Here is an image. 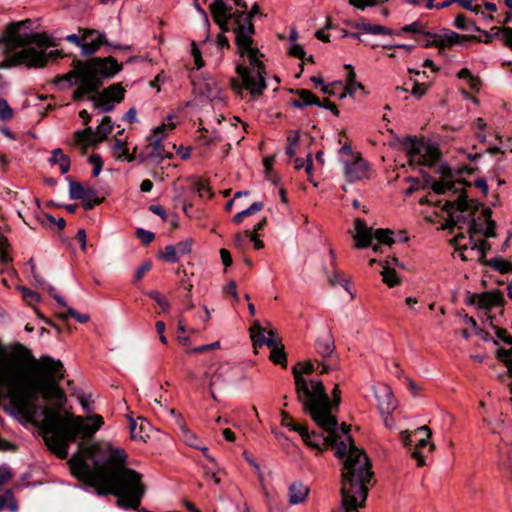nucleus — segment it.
Listing matches in <instances>:
<instances>
[{
    "label": "nucleus",
    "instance_id": "nucleus-43",
    "mask_svg": "<svg viewBox=\"0 0 512 512\" xmlns=\"http://www.w3.org/2000/svg\"><path fill=\"white\" fill-rule=\"evenodd\" d=\"M232 367L229 364L220 365L213 373L210 380V387L217 385L221 382H225V376L232 371Z\"/></svg>",
    "mask_w": 512,
    "mask_h": 512
},
{
    "label": "nucleus",
    "instance_id": "nucleus-42",
    "mask_svg": "<svg viewBox=\"0 0 512 512\" xmlns=\"http://www.w3.org/2000/svg\"><path fill=\"white\" fill-rule=\"evenodd\" d=\"M426 31L423 29V25L420 21H414L408 25L402 26L400 29L396 30L395 35L401 36L405 33H411L413 36H421Z\"/></svg>",
    "mask_w": 512,
    "mask_h": 512
},
{
    "label": "nucleus",
    "instance_id": "nucleus-21",
    "mask_svg": "<svg viewBox=\"0 0 512 512\" xmlns=\"http://www.w3.org/2000/svg\"><path fill=\"white\" fill-rule=\"evenodd\" d=\"M471 183L466 180H438L433 181L431 184L432 191L437 195H442L446 191H452L453 193L461 194L462 190H465V187H470Z\"/></svg>",
    "mask_w": 512,
    "mask_h": 512
},
{
    "label": "nucleus",
    "instance_id": "nucleus-37",
    "mask_svg": "<svg viewBox=\"0 0 512 512\" xmlns=\"http://www.w3.org/2000/svg\"><path fill=\"white\" fill-rule=\"evenodd\" d=\"M381 275L383 282L387 284L389 287H395L399 285L401 282L395 269L393 267H390L389 265H383Z\"/></svg>",
    "mask_w": 512,
    "mask_h": 512
},
{
    "label": "nucleus",
    "instance_id": "nucleus-40",
    "mask_svg": "<svg viewBox=\"0 0 512 512\" xmlns=\"http://www.w3.org/2000/svg\"><path fill=\"white\" fill-rule=\"evenodd\" d=\"M394 232L391 229L379 228L373 233V238L377 240L379 244L391 246L395 243L393 238Z\"/></svg>",
    "mask_w": 512,
    "mask_h": 512
},
{
    "label": "nucleus",
    "instance_id": "nucleus-33",
    "mask_svg": "<svg viewBox=\"0 0 512 512\" xmlns=\"http://www.w3.org/2000/svg\"><path fill=\"white\" fill-rule=\"evenodd\" d=\"M112 129L113 123L111 117L104 116L101 120V123L96 128L95 135L97 136V139H94V142L104 141L108 134L111 133Z\"/></svg>",
    "mask_w": 512,
    "mask_h": 512
},
{
    "label": "nucleus",
    "instance_id": "nucleus-52",
    "mask_svg": "<svg viewBox=\"0 0 512 512\" xmlns=\"http://www.w3.org/2000/svg\"><path fill=\"white\" fill-rule=\"evenodd\" d=\"M156 406H158L160 412L162 413H168L170 414L171 416H174L175 417V420H176V424L182 428L185 426L184 424V419L182 417V415L180 413H177L174 409L172 408H167V407H164L161 402L157 399L154 400Z\"/></svg>",
    "mask_w": 512,
    "mask_h": 512
},
{
    "label": "nucleus",
    "instance_id": "nucleus-8",
    "mask_svg": "<svg viewBox=\"0 0 512 512\" xmlns=\"http://www.w3.org/2000/svg\"><path fill=\"white\" fill-rule=\"evenodd\" d=\"M58 57H62L61 50H53L46 53L35 48H25L1 62L0 68H10L19 65H25L28 68H41L47 64L49 59H56Z\"/></svg>",
    "mask_w": 512,
    "mask_h": 512
},
{
    "label": "nucleus",
    "instance_id": "nucleus-45",
    "mask_svg": "<svg viewBox=\"0 0 512 512\" xmlns=\"http://www.w3.org/2000/svg\"><path fill=\"white\" fill-rule=\"evenodd\" d=\"M423 434L424 437L420 439H415V448L417 450H420V448L425 447L428 444V439L432 436V431L427 425H423L419 428H417L414 431V435Z\"/></svg>",
    "mask_w": 512,
    "mask_h": 512
},
{
    "label": "nucleus",
    "instance_id": "nucleus-4",
    "mask_svg": "<svg viewBox=\"0 0 512 512\" xmlns=\"http://www.w3.org/2000/svg\"><path fill=\"white\" fill-rule=\"evenodd\" d=\"M240 34H236L235 45L237 53L240 57L247 56L250 67L244 65L236 66V73L241 78L242 84L240 85L236 79L231 80V87L237 94L242 93V89H246L252 96H260L266 89V69L265 64L259 59L260 50L253 47V34H244L246 40L239 41Z\"/></svg>",
    "mask_w": 512,
    "mask_h": 512
},
{
    "label": "nucleus",
    "instance_id": "nucleus-23",
    "mask_svg": "<svg viewBox=\"0 0 512 512\" xmlns=\"http://www.w3.org/2000/svg\"><path fill=\"white\" fill-rule=\"evenodd\" d=\"M376 398L378 401L380 413L382 415H390L391 412L395 409V399L393 397L390 387H383L381 392L376 393Z\"/></svg>",
    "mask_w": 512,
    "mask_h": 512
},
{
    "label": "nucleus",
    "instance_id": "nucleus-46",
    "mask_svg": "<svg viewBox=\"0 0 512 512\" xmlns=\"http://www.w3.org/2000/svg\"><path fill=\"white\" fill-rule=\"evenodd\" d=\"M477 234H473V241H470V238L468 239V243L471 246L472 250H477L479 253H487L491 250L492 246L491 243L488 242V238L484 237L485 239H475V236Z\"/></svg>",
    "mask_w": 512,
    "mask_h": 512
},
{
    "label": "nucleus",
    "instance_id": "nucleus-59",
    "mask_svg": "<svg viewBox=\"0 0 512 512\" xmlns=\"http://www.w3.org/2000/svg\"><path fill=\"white\" fill-rule=\"evenodd\" d=\"M136 236L144 246L149 245L155 238V234L153 232L143 228H138L136 230Z\"/></svg>",
    "mask_w": 512,
    "mask_h": 512
},
{
    "label": "nucleus",
    "instance_id": "nucleus-27",
    "mask_svg": "<svg viewBox=\"0 0 512 512\" xmlns=\"http://www.w3.org/2000/svg\"><path fill=\"white\" fill-rule=\"evenodd\" d=\"M344 68L346 70H348V74H347L346 85L345 86L343 85V87H344L343 91L339 95L340 100L345 99L347 97V95H349L350 97H353L352 86H357V88H359L360 90L365 91L364 85L362 83L356 81V73L354 71L353 66L351 64H346L344 66Z\"/></svg>",
    "mask_w": 512,
    "mask_h": 512
},
{
    "label": "nucleus",
    "instance_id": "nucleus-41",
    "mask_svg": "<svg viewBox=\"0 0 512 512\" xmlns=\"http://www.w3.org/2000/svg\"><path fill=\"white\" fill-rule=\"evenodd\" d=\"M489 267L500 272L501 274L512 273V262L502 257H494L489 260Z\"/></svg>",
    "mask_w": 512,
    "mask_h": 512
},
{
    "label": "nucleus",
    "instance_id": "nucleus-35",
    "mask_svg": "<svg viewBox=\"0 0 512 512\" xmlns=\"http://www.w3.org/2000/svg\"><path fill=\"white\" fill-rule=\"evenodd\" d=\"M263 207H264V203L263 202H261V201L254 202L247 209H245V210H243L241 212L236 213L233 216L232 221L235 224L239 225V224L242 223L244 217L253 215V214L261 211L263 209Z\"/></svg>",
    "mask_w": 512,
    "mask_h": 512
},
{
    "label": "nucleus",
    "instance_id": "nucleus-5",
    "mask_svg": "<svg viewBox=\"0 0 512 512\" xmlns=\"http://www.w3.org/2000/svg\"><path fill=\"white\" fill-rule=\"evenodd\" d=\"M292 373L295 379V392L297 400L302 404L304 413L308 414L313 421L320 420L326 416L329 408V395L321 380L312 379L308 382L301 375L297 366H293Z\"/></svg>",
    "mask_w": 512,
    "mask_h": 512
},
{
    "label": "nucleus",
    "instance_id": "nucleus-10",
    "mask_svg": "<svg viewBox=\"0 0 512 512\" xmlns=\"http://www.w3.org/2000/svg\"><path fill=\"white\" fill-rule=\"evenodd\" d=\"M125 88L121 83H114L103 89L101 92L88 94V100L94 103L95 108L101 112L107 113L115 108V105L121 103L125 97Z\"/></svg>",
    "mask_w": 512,
    "mask_h": 512
},
{
    "label": "nucleus",
    "instance_id": "nucleus-36",
    "mask_svg": "<svg viewBox=\"0 0 512 512\" xmlns=\"http://www.w3.org/2000/svg\"><path fill=\"white\" fill-rule=\"evenodd\" d=\"M438 36L437 33L426 31L421 36H413L414 40L424 48L436 47L438 48Z\"/></svg>",
    "mask_w": 512,
    "mask_h": 512
},
{
    "label": "nucleus",
    "instance_id": "nucleus-24",
    "mask_svg": "<svg viewBox=\"0 0 512 512\" xmlns=\"http://www.w3.org/2000/svg\"><path fill=\"white\" fill-rule=\"evenodd\" d=\"M316 352L323 358L326 359L331 357L336 349L334 338L331 333L319 337L315 343Z\"/></svg>",
    "mask_w": 512,
    "mask_h": 512
},
{
    "label": "nucleus",
    "instance_id": "nucleus-53",
    "mask_svg": "<svg viewBox=\"0 0 512 512\" xmlns=\"http://www.w3.org/2000/svg\"><path fill=\"white\" fill-rule=\"evenodd\" d=\"M17 289L21 292L23 299L29 303H37L40 301V295L37 292L32 291L26 286H18Z\"/></svg>",
    "mask_w": 512,
    "mask_h": 512
},
{
    "label": "nucleus",
    "instance_id": "nucleus-3",
    "mask_svg": "<svg viewBox=\"0 0 512 512\" xmlns=\"http://www.w3.org/2000/svg\"><path fill=\"white\" fill-rule=\"evenodd\" d=\"M442 210L447 213L443 228L452 229L458 226L459 229L467 227L470 241H473V234H480L486 238H494L496 233V222L492 219L493 211L477 200H468L466 190L455 201H446Z\"/></svg>",
    "mask_w": 512,
    "mask_h": 512
},
{
    "label": "nucleus",
    "instance_id": "nucleus-26",
    "mask_svg": "<svg viewBox=\"0 0 512 512\" xmlns=\"http://www.w3.org/2000/svg\"><path fill=\"white\" fill-rule=\"evenodd\" d=\"M296 94L298 96L297 99H293L291 101V105L295 108L302 109L306 106L310 105H320V99L313 94L310 90L307 89H298L296 90Z\"/></svg>",
    "mask_w": 512,
    "mask_h": 512
},
{
    "label": "nucleus",
    "instance_id": "nucleus-11",
    "mask_svg": "<svg viewBox=\"0 0 512 512\" xmlns=\"http://www.w3.org/2000/svg\"><path fill=\"white\" fill-rule=\"evenodd\" d=\"M83 60L74 59L72 62L73 69L63 75H58L54 82L56 84L67 81L69 86L77 85V88L72 93V100L74 102L82 101L86 95L90 94L89 91L84 90L85 76H84V67Z\"/></svg>",
    "mask_w": 512,
    "mask_h": 512
},
{
    "label": "nucleus",
    "instance_id": "nucleus-61",
    "mask_svg": "<svg viewBox=\"0 0 512 512\" xmlns=\"http://www.w3.org/2000/svg\"><path fill=\"white\" fill-rule=\"evenodd\" d=\"M473 21H468L466 16L462 13L458 14L456 17H455V20H454V26L457 28V29H460V30H470L472 29V23Z\"/></svg>",
    "mask_w": 512,
    "mask_h": 512
},
{
    "label": "nucleus",
    "instance_id": "nucleus-32",
    "mask_svg": "<svg viewBox=\"0 0 512 512\" xmlns=\"http://www.w3.org/2000/svg\"><path fill=\"white\" fill-rule=\"evenodd\" d=\"M267 335L268 336L265 337V334H261V337L254 338V346L262 347L263 345H266L268 348H272L282 344L276 330H269Z\"/></svg>",
    "mask_w": 512,
    "mask_h": 512
},
{
    "label": "nucleus",
    "instance_id": "nucleus-57",
    "mask_svg": "<svg viewBox=\"0 0 512 512\" xmlns=\"http://www.w3.org/2000/svg\"><path fill=\"white\" fill-rule=\"evenodd\" d=\"M192 245H193V239L192 238H186L183 241L178 242L176 245V252L179 255H186L189 254L192 251Z\"/></svg>",
    "mask_w": 512,
    "mask_h": 512
},
{
    "label": "nucleus",
    "instance_id": "nucleus-28",
    "mask_svg": "<svg viewBox=\"0 0 512 512\" xmlns=\"http://www.w3.org/2000/svg\"><path fill=\"white\" fill-rule=\"evenodd\" d=\"M81 200V206L85 211L92 210L95 206L100 205L105 200L104 197H100L98 192L93 187H86Z\"/></svg>",
    "mask_w": 512,
    "mask_h": 512
},
{
    "label": "nucleus",
    "instance_id": "nucleus-56",
    "mask_svg": "<svg viewBox=\"0 0 512 512\" xmlns=\"http://www.w3.org/2000/svg\"><path fill=\"white\" fill-rule=\"evenodd\" d=\"M161 257L164 261L168 263H176L179 260L178 254L176 252V247L174 245H167Z\"/></svg>",
    "mask_w": 512,
    "mask_h": 512
},
{
    "label": "nucleus",
    "instance_id": "nucleus-2",
    "mask_svg": "<svg viewBox=\"0 0 512 512\" xmlns=\"http://www.w3.org/2000/svg\"><path fill=\"white\" fill-rule=\"evenodd\" d=\"M350 445L344 441H337L335 456L345 458L341 474V507L334 512H358L365 505L368 497V486L373 472L372 464L364 452L354 445L351 435L347 436Z\"/></svg>",
    "mask_w": 512,
    "mask_h": 512
},
{
    "label": "nucleus",
    "instance_id": "nucleus-6",
    "mask_svg": "<svg viewBox=\"0 0 512 512\" xmlns=\"http://www.w3.org/2000/svg\"><path fill=\"white\" fill-rule=\"evenodd\" d=\"M84 67V90L90 94L97 93L103 85L104 80L111 79L123 69V64L119 63L116 58L108 57H92L83 61Z\"/></svg>",
    "mask_w": 512,
    "mask_h": 512
},
{
    "label": "nucleus",
    "instance_id": "nucleus-48",
    "mask_svg": "<svg viewBox=\"0 0 512 512\" xmlns=\"http://www.w3.org/2000/svg\"><path fill=\"white\" fill-rule=\"evenodd\" d=\"M148 297L153 299L162 309L163 312H168L171 305L170 302L158 291L152 290L146 293Z\"/></svg>",
    "mask_w": 512,
    "mask_h": 512
},
{
    "label": "nucleus",
    "instance_id": "nucleus-47",
    "mask_svg": "<svg viewBox=\"0 0 512 512\" xmlns=\"http://www.w3.org/2000/svg\"><path fill=\"white\" fill-rule=\"evenodd\" d=\"M59 317L63 320H66L68 317H72L82 324L87 323L90 320V316L88 314L79 313L72 307H67L66 313L60 314Z\"/></svg>",
    "mask_w": 512,
    "mask_h": 512
},
{
    "label": "nucleus",
    "instance_id": "nucleus-20",
    "mask_svg": "<svg viewBox=\"0 0 512 512\" xmlns=\"http://www.w3.org/2000/svg\"><path fill=\"white\" fill-rule=\"evenodd\" d=\"M368 174V164L361 157L345 165V177L348 182L363 180Z\"/></svg>",
    "mask_w": 512,
    "mask_h": 512
},
{
    "label": "nucleus",
    "instance_id": "nucleus-15",
    "mask_svg": "<svg viewBox=\"0 0 512 512\" xmlns=\"http://www.w3.org/2000/svg\"><path fill=\"white\" fill-rule=\"evenodd\" d=\"M166 126L162 124L153 130V134L151 135V151L147 155L148 159L156 160L158 163H161L164 158H172V153H166L164 146L162 144V140L166 136L165 134Z\"/></svg>",
    "mask_w": 512,
    "mask_h": 512
},
{
    "label": "nucleus",
    "instance_id": "nucleus-22",
    "mask_svg": "<svg viewBox=\"0 0 512 512\" xmlns=\"http://www.w3.org/2000/svg\"><path fill=\"white\" fill-rule=\"evenodd\" d=\"M356 234L354 236L355 247L358 249H364L371 246L373 239V233L371 229L367 227L364 220L356 218L354 221Z\"/></svg>",
    "mask_w": 512,
    "mask_h": 512
},
{
    "label": "nucleus",
    "instance_id": "nucleus-51",
    "mask_svg": "<svg viewBox=\"0 0 512 512\" xmlns=\"http://www.w3.org/2000/svg\"><path fill=\"white\" fill-rule=\"evenodd\" d=\"M343 88V83L341 81H335L331 84L323 85L321 91L329 96H336L339 98V95L342 93Z\"/></svg>",
    "mask_w": 512,
    "mask_h": 512
},
{
    "label": "nucleus",
    "instance_id": "nucleus-62",
    "mask_svg": "<svg viewBox=\"0 0 512 512\" xmlns=\"http://www.w3.org/2000/svg\"><path fill=\"white\" fill-rule=\"evenodd\" d=\"M349 5L359 10H365L367 7L378 5L376 0H348Z\"/></svg>",
    "mask_w": 512,
    "mask_h": 512
},
{
    "label": "nucleus",
    "instance_id": "nucleus-13",
    "mask_svg": "<svg viewBox=\"0 0 512 512\" xmlns=\"http://www.w3.org/2000/svg\"><path fill=\"white\" fill-rule=\"evenodd\" d=\"M465 303L467 305L477 306L479 309L490 310L493 307L503 306L505 303L504 295L500 290L486 291L482 293H465Z\"/></svg>",
    "mask_w": 512,
    "mask_h": 512
},
{
    "label": "nucleus",
    "instance_id": "nucleus-14",
    "mask_svg": "<svg viewBox=\"0 0 512 512\" xmlns=\"http://www.w3.org/2000/svg\"><path fill=\"white\" fill-rule=\"evenodd\" d=\"M26 23H30V20L12 22L6 26L5 29V41L8 46L12 48H31L33 32H20V28Z\"/></svg>",
    "mask_w": 512,
    "mask_h": 512
},
{
    "label": "nucleus",
    "instance_id": "nucleus-34",
    "mask_svg": "<svg viewBox=\"0 0 512 512\" xmlns=\"http://www.w3.org/2000/svg\"><path fill=\"white\" fill-rule=\"evenodd\" d=\"M269 359L276 365H280L283 368L287 367V354L284 350V345L280 344L278 346L270 348Z\"/></svg>",
    "mask_w": 512,
    "mask_h": 512
},
{
    "label": "nucleus",
    "instance_id": "nucleus-25",
    "mask_svg": "<svg viewBox=\"0 0 512 512\" xmlns=\"http://www.w3.org/2000/svg\"><path fill=\"white\" fill-rule=\"evenodd\" d=\"M352 27L373 35H395L396 32V30L390 29L386 26L368 23L364 18H361L358 22L354 23Z\"/></svg>",
    "mask_w": 512,
    "mask_h": 512
},
{
    "label": "nucleus",
    "instance_id": "nucleus-31",
    "mask_svg": "<svg viewBox=\"0 0 512 512\" xmlns=\"http://www.w3.org/2000/svg\"><path fill=\"white\" fill-rule=\"evenodd\" d=\"M49 162L51 164H58L62 174L68 173L71 165L69 157L63 154L60 148H56L51 152Z\"/></svg>",
    "mask_w": 512,
    "mask_h": 512
},
{
    "label": "nucleus",
    "instance_id": "nucleus-12",
    "mask_svg": "<svg viewBox=\"0 0 512 512\" xmlns=\"http://www.w3.org/2000/svg\"><path fill=\"white\" fill-rule=\"evenodd\" d=\"M81 53L82 55H93L102 45L112 47L116 50H130L129 45H119L110 43L106 35L93 29H85L82 35Z\"/></svg>",
    "mask_w": 512,
    "mask_h": 512
},
{
    "label": "nucleus",
    "instance_id": "nucleus-63",
    "mask_svg": "<svg viewBox=\"0 0 512 512\" xmlns=\"http://www.w3.org/2000/svg\"><path fill=\"white\" fill-rule=\"evenodd\" d=\"M152 264L150 261L143 262L135 271L134 281H140L143 276L151 269Z\"/></svg>",
    "mask_w": 512,
    "mask_h": 512
},
{
    "label": "nucleus",
    "instance_id": "nucleus-38",
    "mask_svg": "<svg viewBox=\"0 0 512 512\" xmlns=\"http://www.w3.org/2000/svg\"><path fill=\"white\" fill-rule=\"evenodd\" d=\"M74 139L77 144H89L93 145L96 142H94V139H97V136H94V132L91 127H87L83 130H77L74 133Z\"/></svg>",
    "mask_w": 512,
    "mask_h": 512
},
{
    "label": "nucleus",
    "instance_id": "nucleus-58",
    "mask_svg": "<svg viewBox=\"0 0 512 512\" xmlns=\"http://www.w3.org/2000/svg\"><path fill=\"white\" fill-rule=\"evenodd\" d=\"M13 117V110L4 98H0V119L8 121Z\"/></svg>",
    "mask_w": 512,
    "mask_h": 512
},
{
    "label": "nucleus",
    "instance_id": "nucleus-60",
    "mask_svg": "<svg viewBox=\"0 0 512 512\" xmlns=\"http://www.w3.org/2000/svg\"><path fill=\"white\" fill-rule=\"evenodd\" d=\"M429 85L425 83H419L418 81H414L413 88L411 90V95L417 99L422 98L428 91Z\"/></svg>",
    "mask_w": 512,
    "mask_h": 512
},
{
    "label": "nucleus",
    "instance_id": "nucleus-54",
    "mask_svg": "<svg viewBox=\"0 0 512 512\" xmlns=\"http://www.w3.org/2000/svg\"><path fill=\"white\" fill-rule=\"evenodd\" d=\"M465 240V235L463 233H460V234H457L454 238H453V242H454V245H455V249L457 251H459V256L461 257V259L463 261H467L468 258L467 256L464 254V251L467 250L468 248V244H462L461 242Z\"/></svg>",
    "mask_w": 512,
    "mask_h": 512
},
{
    "label": "nucleus",
    "instance_id": "nucleus-55",
    "mask_svg": "<svg viewBox=\"0 0 512 512\" xmlns=\"http://www.w3.org/2000/svg\"><path fill=\"white\" fill-rule=\"evenodd\" d=\"M88 162L93 166V177H97L100 174L103 167L102 157L99 154H91L88 157Z\"/></svg>",
    "mask_w": 512,
    "mask_h": 512
},
{
    "label": "nucleus",
    "instance_id": "nucleus-30",
    "mask_svg": "<svg viewBox=\"0 0 512 512\" xmlns=\"http://www.w3.org/2000/svg\"><path fill=\"white\" fill-rule=\"evenodd\" d=\"M99 450V446L96 443L85 445L83 443H80L78 446V451L72 455V457L68 460L70 472L72 473V464L71 461L74 457H80L83 461H86V459H92L96 453Z\"/></svg>",
    "mask_w": 512,
    "mask_h": 512
},
{
    "label": "nucleus",
    "instance_id": "nucleus-9",
    "mask_svg": "<svg viewBox=\"0 0 512 512\" xmlns=\"http://www.w3.org/2000/svg\"><path fill=\"white\" fill-rule=\"evenodd\" d=\"M209 10L214 23L223 35L230 31L236 35L235 27L245 15L244 11H232V7L228 6L224 0L212 1Z\"/></svg>",
    "mask_w": 512,
    "mask_h": 512
},
{
    "label": "nucleus",
    "instance_id": "nucleus-39",
    "mask_svg": "<svg viewBox=\"0 0 512 512\" xmlns=\"http://www.w3.org/2000/svg\"><path fill=\"white\" fill-rule=\"evenodd\" d=\"M317 425L328 433V435L325 437L322 434L319 435V438L322 439V443L326 447L334 448L339 439V436L336 433V429H337L338 425H334L333 427H331V429L328 428L327 426H323L321 424H317Z\"/></svg>",
    "mask_w": 512,
    "mask_h": 512
},
{
    "label": "nucleus",
    "instance_id": "nucleus-49",
    "mask_svg": "<svg viewBox=\"0 0 512 512\" xmlns=\"http://www.w3.org/2000/svg\"><path fill=\"white\" fill-rule=\"evenodd\" d=\"M10 244L6 236H0V262L7 264L12 261L9 255Z\"/></svg>",
    "mask_w": 512,
    "mask_h": 512
},
{
    "label": "nucleus",
    "instance_id": "nucleus-50",
    "mask_svg": "<svg viewBox=\"0 0 512 512\" xmlns=\"http://www.w3.org/2000/svg\"><path fill=\"white\" fill-rule=\"evenodd\" d=\"M30 37L32 38V45H36L39 48H47L53 46V43L51 42L49 36L44 32L33 33V35H31Z\"/></svg>",
    "mask_w": 512,
    "mask_h": 512
},
{
    "label": "nucleus",
    "instance_id": "nucleus-1",
    "mask_svg": "<svg viewBox=\"0 0 512 512\" xmlns=\"http://www.w3.org/2000/svg\"><path fill=\"white\" fill-rule=\"evenodd\" d=\"M128 455L122 448H115L103 463H95L92 470L80 457L71 461L72 475L100 496L113 495L124 509H136L145 495L142 474L126 467Z\"/></svg>",
    "mask_w": 512,
    "mask_h": 512
},
{
    "label": "nucleus",
    "instance_id": "nucleus-18",
    "mask_svg": "<svg viewBox=\"0 0 512 512\" xmlns=\"http://www.w3.org/2000/svg\"><path fill=\"white\" fill-rule=\"evenodd\" d=\"M469 41L480 42L481 37L476 35H461L454 31L447 30L444 34H439L438 36V49L441 51Z\"/></svg>",
    "mask_w": 512,
    "mask_h": 512
},
{
    "label": "nucleus",
    "instance_id": "nucleus-29",
    "mask_svg": "<svg viewBox=\"0 0 512 512\" xmlns=\"http://www.w3.org/2000/svg\"><path fill=\"white\" fill-rule=\"evenodd\" d=\"M309 494V488L301 482H294L289 487L290 504H299L303 502Z\"/></svg>",
    "mask_w": 512,
    "mask_h": 512
},
{
    "label": "nucleus",
    "instance_id": "nucleus-19",
    "mask_svg": "<svg viewBox=\"0 0 512 512\" xmlns=\"http://www.w3.org/2000/svg\"><path fill=\"white\" fill-rule=\"evenodd\" d=\"M280 415H281V425L282 426L288 427V428H290V430L298 432L300 434L302 440L310 448L320 450L319 443L311 441V434H309L308 428L306 426L294 423L291 415L284 410L281 411Z\"/></svg>",
    "mask_w": 512,
    "mask_h": 512
},
{
    "label": "nucleus",
    "instance_id": "nucleus-64",
    "mask_svg": "<svg viewBox=\"0 0 512 512\" xmlns=\"http://www.w3.org/2000/svg\"><path fill=\"white\" fill-rule=\"evenodd\" d=\"M494 329L498 339L503 341L505 344L512 346V336L508 334L506 329L500 327H494Z\"/></svg>",
    "mask_w": 512,
    "mask_h": 512
},
{
    "label": "nucleus",
    "instance_id": "nucleus-7",
    "mask_svg": "<svg viewBox=\"0 0 512 512\" xmlns=\"http://www.w3.org/2000/svg\"><path fill=\"white\" fill-rule=\"evenodd\" d=\"M399 142L411 165L433 167L441 159L442 153L436 142L424 141L409 135L399 139Z\"/></svg>",
    "mask_w": 512,
    "mask_h": 512
},
{
    "label": "nucleus",
    "instance_id": "nucleus-44",
    "mask_svg": "<svg viewBox=\"0 0 512 512\" xmlns=\"http://www.w3.org/2000/svg\"><path fill=\"white\" fill-rule=\"evenodd\" d=\"M66 180L69 183V197L72 200H80L83 198V193L86 187H84L82 183L72 180L70 177H66Z\"/></svg>",
    "mask_w": 512,
    "mask_h": 512
},
{
    "label": "nucleus",
    "instance_id": "nucleus-17",
    "mask_svg": "<svg viewBox=\"0 0 512 512\" xmlns=\"http://www.w3.org/2000/svg\"><path fill=\"white\" fill-rule=\"evenodd\" d=\"M341 403V390L339 385L336 384L332 390V399L329 398V408L326 416H323L320 420L314 421L316 424H321L323 426H327L331 429L334 425H338V420L333 412L339 411V406Z\"/></svg>",
    "mask_w": 512,
    "mask_h": 512
},
{
    "label": "nucleus",
    "instance_id": "nucleus-16",
    "mask_svg": "<svg viewBox=\"0 0 512 512\" xmlns=\"http://www.w3.org/2000/svg\"><path fill=\"white\" fill-rule=\"evenodd\" d=\"M257 15H262L260 6L255 3L252 5L250 11L245 12V15L241 17L240 23H237L235 30L236 34H240L239 41L246 40L244 34H255V26L253 23V19Z\"/></svg>",
    "mask_w": 512,
    "mask_h": 512
}]
</instances>
